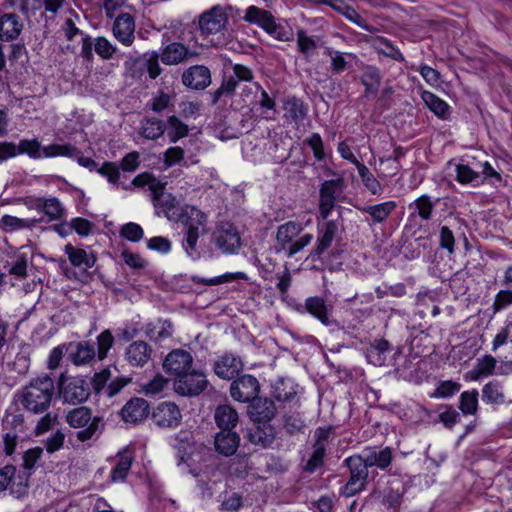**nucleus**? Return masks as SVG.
<instances>
[{
    "label": "nucleus",
    "instance_id": "obj_18",
    "mask_svg": "<svg viewBox=\"0 0 512 512\" xmlns=\"http://www.w3.org/2000/svg\"><path fill=\"white\" fill-rule=\"evenodd\" d=\"M149 412L148 402L143 398L134 397L123 406L120 414L126 423L138 424L147 418Z\"/></svg>",
    "mask_w": 512,
    "mask_h": 512
},
{
    "label": "nucleus",
    "instance_id": "obj_13",
    "mask_svg": "<svg viewBox=\"0 0 512 512\" xmlns=\"http://www.w3.org/2000/svg\"><path fill=\"white\" fill-rule=\"evenodd\" d=\"M391 460L392 452L388 447L380 450H377L374 447H367L360 455L351 457V462L357 463L358 465H365L366 470L368 467L373 466L385 469L390 465Z\"/></svg>",
    "mask_w": 512,
    "mask_h": 512
},
{
    "label": "nucleus",
    "instance_id": "obj_7",
    "mask_svg": "<svg viewBox=\"0 0 512 512\" xmlns=\"http://www.w3.org/2000/svg\"><path fill=\"white\" fill-rule=\"evenodd\" d=\"M131 381V377L120 375L116 366H109L94 374L92 388L96 395L104 393L108 398H112Z\"/></svg>",
    "mask_w": 512,
    "mask_h": 512
},
{
    "label": "nucleus",
    "instance_id": "obj_14",
    "mask_svg": "<svg viewBox=\"0 0 512 512\" xmlns=\"http://www.w3.org/2000/svg\"><path fill=\"white\" fill-rule=\"evenodd\" d=\"M258 392V381L250 375H243L234 380L230 387L232 398L240 402H253L257 398Z\"/></svg>",
    "mask_w": 512,
    "mask_h": 512
},
{
    "label": "nucleus",
    "instance_id": "obj_60",
    "mask_svg": "<svg viewBox=\"0 0 512 512\" xmlns=\"http://www.w3.org/2000/svg\"><path fill=\"white\" fill-rule=\"evenodd\" d=\"M145 70L148 72L151 79H156L162 72L159 65V54L152 52L148 58L144 57Z\"/></svg>",
    "mask_w": 512,
    "mask_h": 512
},
{
    "label": "nucleus",
    "instance_id": "obj_49",
    "mask_svg": "<svg viewBox=\"0 0 512 512\" xmlns=\"http://www.w3.org/2000/svg\"><path fill=\"white\" fill-rule=\"evenodd\" d=\"M461 386L460 384L451 381H441L434 392L430 395L432 398H447L453 396L455 393H457L460 390Z\"/></svg>",
    "mask_w": 512,
    "mask_h": 512
},
{
    "label": "nucleus",
    "instance_id": "obj_3",
    "mask_svg": "<svg viewBox=\"0 0 512 512\" xmlns=\"http://www.w3.org/2000/svg\"><path fill=\"white\" fill-rule=\"evenodd\" d=\"M176 221L185 226V238L183 240V248L192 259L200 257V251L197 242L200 236L199 228L202 227V234L206 232V217L199 209L186 205L180 208Z\"/></svg>",
    "mask_w": 512,
    "mask_h": 512
},
{
    "label": "nucleus",
    "instance_id": "obj_41",
    "mask_svg": "<svg viewBox=\"0 0 512 512\" xmlns=\"http://www.w3.org/2000/svg\"><path fill=\"white\" fill-rule=\"evenodd\" d=\"M114 344V337L110 330H104L97 336V357L100 361L104 360L109 350Z\"/></svg>",
    "mask_w": 512,
    "mask_h": 512
},
{
    "label": "nucleus",
    "instance_id": "obj_64",
    "mask_svg": "<svg viewBox=\"0 0 512 512\" xmlns=\"http://www.w3.org/2000/svg\"><path fill=\"white\" fill-rule=\"evenodd\" d=\"M512 304V290H501L495 297L493 308L494 312L505 309Z\"/></svg>",
    "mask_w": 512,
    "mask_h": 512
},
{
    "label": "nucleus",
    "instance_id": "obj_62",
    "mask_svg": "<svg viewBox=\"0 0 512 512\" xmlns=\"http://www.w3.org/2000/svg\"><path fill=\"white\" fill-rule=\"evenodd\" d=\"M139 158H140L139 152H137V151L129 152L122 158V160L120 161V165H118V166L123 171L133 172L138 168V166L140 164Z\"/></svg>",
    "mask_w": 512,
    "mask_h": 512
},
{
    "label": "nucleus",
    "instance_id": "obj_19",
    "mask_svg": "<svg viewBox=\"0 0 512 512\" xmlns=\"http://www.w3.org/2000/svg\"><path fill=\"white\" fill-rule=\"evenodd\" d=\"M165 186L166 183L161 182V188L151 192L152 202L157 214L163 213L169 220H176L179 212L171 214V211L176 206V198L172 194L165 192Z\"/></svg>",
    "mask_w": 512,
    "mask_h": 512
},
{
    "label": "nucleus",
    "instance_id": "obj_16",
    "mask_svg": "<svg viewBox=\"0 0 512 512\" xmlns=\"http://www.w3.org/2000/svg\"><path fill=\"white\" fill-rule=\"evenodd\" d=\"M341 228L342 222L339 220H330L325 222L322 227L319 226L316 245L311 256L322 255L332 245Z\"/></svg>",
    "mask_w": 512,
    "mask_h": 512
},
{
    "label": "nucleus",
    "instance_id": "obj_28",
    "mask_svg": "<svg viewBox=\"0 0 512 512\" xmlns=\"http://www.w3.org/2000/svg\"><path fill=\"white\" fill-rule=\"evenodd\" d=\"M118 460L113 467L110 478L113 482L124 481L134 461L132 452L124 450L118 453Z\"/></svg>",
    "mask_w": 512,
    "mask_h": 512
},
{
    "label": "nucleus",
    "instance_id": "obj_47",
    "mask_svg": "<svg viewBox=\"0 0 512 512\" xmlns=\"http://www.w3.org/2000/svg\"><path fill=\"white\" fill-rule=\"evenodd\" d=\"M161 182L162 181L157 179L152 173L143 172L135 176L131 184L135 187L147 186L148 189L152 192L161 188Z\"/></svg>",
    "mask_w": 512,
    "mask_h": 512
},
{
    "label": "nucleus",
    "instance_id": "obj_20",
    "mask_svg": "<svg viewBox=\"0 0 512 512\" xmlns=\"http://www.w3.org/2000/svg\"><path fill=\"white\" fill-rule=\"evenodd\" d=\"M151 346L142 340L133 341L125 349V359L133 367H143L151 358Z\"/></svg>",
    "mask_w": 512,
    "mask_h": 512
},
{
    "label": "nucleus",
    "instance_id": "obj_1",
    "mask_svg": "<svg viewBox=\"0 0 512 512\" xmlns=\"http://www.w3.org/2000/svg\"><path fill=\"white\" fill-rule=\"evenodd\" d=\"M164 371L174 378V389L182 396L200 394L208 384L205 374L193 368V357L183 349L169 352L163 361Z\"/></svg>",
    "mask_w": 512,
    "mask_h": 512
},
{
    "label": "nucleus",
    "instance_id": "obj_33",
    "mask_svg": "<svg viewBox=\"0 0 512 512\" xmlns=\"http://www.w3.org/2000/svg\"><path fill=\"white\" fill-rule=\"evenodd\" d=\"M307 311L317 318L322 324L328 326L331 324L330 312L323 299L311 297L306 300Z\"/></svg>",
    "mask_w": 512,
    "mask_h": 512
},
{
    "label": "nucleus",
    "instance_id": "obj_10",
    "mask_svg": "<svg viewBox=\"0 0 512 512\" xmlns=\"http://www.w3.org/2000/svg\"><path fill=\"white\" fill-rule=\"evenodd\" d=\"M188 473L197 478L204 497H212L217 492L216 487L222 483L224 477L220 462L215 467L206 465L199 472L195 469H189Z\"/></svg>",
    "mask_w": 512,
    "mask_h": 512
},
{
    "label": "nucleus",
    "instance_id": "obj_53",
    "mask_svg": "<svg viewBox=\"0 0 512 512\" xmlns=\"http://www.w3.org/2000/svg\"><path fill=\"white\" fill-rule=\"evenodd\" d=\"M143 235L142 227L133 222L123 225L120 230V236L131 242H139L143 238Z\"/></svg>",
    "mask_w": 512,
    "mask_h": 512
},
{
    "label": "nucleus",
    "instance_id": "obj_57",
    "mask_svg": "<svg viewBox=\"0 0 512 512\" xmlns=\"http://www.w3.org/2000/svg\"><path fill=\"white\" fill-rule=\"evenodd\" d=\"M305 142L312 149L314 157L321 161L325 158V152L323 147V141L318 133H312L307 137Z\"/></svg>",
    "mask_w": 512,
    "mask_h": 512
},
{
    "label": "nucleus",
    "instance_id": "obj_52",
    "mask_svg": "<svg viewBox=\"0 0 512 512\" xmlns=\"http://www.w3.org/2000/svg\"><path fill=\"white\" fill-rule=\"evenodd\" d=\"M284 110L286 116L294 121L301 120L305 115L303 103L295 98L285 102Z\"/></svg>",
    "mask_w": 512,
    "mask_h": 512
},
{
    "label": "nucleus",
    "instance_id": "obj_2",
    "mask_svg": "<svg viewBox=\"0 0 512 512\" xmlns=\"http://www.w3.org/2000/svg\"><path fill=\"white\" fill-rule=\"evenodd\" d=\"M55 392L53 379L48 374H42L30 380L19 394L23 408L33 414L46 412L52 402Z\"/></svg>",
    "mask_w": 512,
    "mask_h": 512
},
{
    "label": "nucleus",
    "instance_id": "obj_55",
    "mask_svg": "<svg viewBox=\"0 0 512 512\" xmlns=\"http://www.w3.org/2000/svg\"><path fill=\"white\" fill-rule=\"evenodd\" d=\"M97 172L106 177L111 184H118L120 172L116 162L105 161L102 166L97 169Z\"/></svg>",
    "mask_w": 512,
    "mask_h": 512
},
{
    "label": "nucleus",
    "instance_id": "obj_11",
    "mask_svg": "<svg viewBox=\"0 0 512 512\" xmlns=\"http://www.w3.org/2000/svg\"><path fill=\"white\" fill-rule=\"evenodd\" d=\"M198 29L201 36L209 37L224 29V6L215 5L198 16Z\"/></svg>",
    "mask_w": 512,
    "mask_h": 512
},
{
    "label": "nucleus",
    "instance_id": "obj_30",
    "mask_svg": "<svg viewBox=\"0 0 512 512\" xmlns=\"http://www.w3.org/2000/svg\"><path fill=\"white\" fill-rule=\"evenodd\" d=\"M64 251L73 266L91 268L96 263V257L93 254L88 255L84 249L75 248L70 243L65 246Z\"/></svg>",
    "mask_w": 512,
    "mask_h": 512
},
{
    "label": "nucleus",
    "instance_id": "obj_42",
    "mask_svg": "<svg viewBox=\"0 0 512 512\" xmlns=\"http://www.w3.org/2000/svg\"><path fill=\"white\" fill-rule=\"evenodd\" d=\"M94 50L103 60H110L116 54L117 47L114 46L107 38L101 36L95 39Z\"/></svg>",
    "mask_w": 512,
    "mask_h": 512
},
{
    "label": "nucleus",
    "instance_id": "obj_50",
    "mask_svg": "<svg viewBox=\"0 0 512 512\" xmlns=\"http://www.w3.org/2000/svg\"><path fill=\"white\" fill-rule=\"evenodd\" d=\"M2 424L5 429H8L9 432H23L24 426V416L23 414H13L8 410L5 412V415L2 419Z\"/></svg>",
    "mask_w": 512,
    "mask_h": 512
},
{
    "label": "nucleus",
    "instance_id": "obj_15",
    "mask_svg": "<svg viewBox=\"0 0 512 512\" xmlns=\"http://www.w3.org/2000/svg\"><path fill=\"white\" fill-rule=\"evenodd\" d=\"M113 36L126 47H130L135 40V19L130 13H120L116 16L112 28Z\"/></svg>",
    "mask_w": 512,
    "mask_h": 512
},
{
    "label": "nucleus",
    "instance_id": "obj_31",
    "mask_svg": "<svg viewBox=\"0 0 512 512\" xmlns=\"http://www.w3.org/2000/svg\"><path fill=\"white\" fill-rule=\"evenodd\" d=\"M434 207L435 202L426 194L421 195L409 205V209L412 211L411 214L425 221L431 219Z\"/></svg>",
    "mask_w": 512,
    "mask_h": 512
},
{
    "label": "nucleus",
    "instance_id": "obj_26",
    "mask_svg": "<svg viewBox=\"0 0 512 512\" xmlns=\"http://www.w3.org/2000/svg\"><path fill=\"white\" fill-rule=\"evenodd\" d=\"M181 43L168 44L161 53V61L166 65H176L195 56Z\"/></svg>",
    "mask_w": 512,
    "mask_h": 512
},
{
    "label": "nucleus",
    "instance_id": "obj_12",
    "mask_svg": "<svg viewBox=\"0 0 512 512\" xmlns=\"http://www.w3.org/2000/svg\"><path fill=\"white\" fill-rule=\"evenodd\" d=\"M153 423L160 428H175L182 419L178 406L173 402H161L151 412Z\"/></svg>",
    "mask_w": 512,
    "mask_h": 512
},
{
    "label": "nucleus",
    "instance_id": "obj_25",
    "mask_svg": "<svg viewBox=\"0 0 512 512\" xmlns=\"http://www.w3.org/2000/svg\"><path fill=\"white\" fill-rule=\"evenodd\" d=\"M249 415L255 422L270 421L275 415V406L269 399L256 398L249 406Z\"/></svg>",
    "mask_w": 512,
    "mask_h": 512
},
{
    "label": "nucleus",
    "instance_id": "obj_43",
    "mask_svg": "<svg viewBox=\"0 0 512 512\" xmlns=\"http://www.w3.org/2000/svg\"><path fill=\"white\" fill-rule=\"evenodd\" d=\"M512 344V320L505 321L504 326L498 331L492 341V351H497L505 344Z\"/></svg>",
    "mask_w": 512,
    "mask_h": 512
},
{
    "label": "nucleus",
    "instance_id": "obj_29",
    "mask_svg": "<svg viewBox=\"0 0 512 512\" xmlns=\"http://www.w3.org/2000/svg\"><path fill=\"white\" fill-rule=\"evenodd\" d=\"M496 359L491 355H485L477 359L474 368L469 371L466 378L471 381H478L482 377L491 375L496 367Z\"/></svg>",
    "mask_w": 512,
    "mask_h": 512
},
{
    "label": "nucleus",
    "instance_id": "obj_8",
    "mask_svg": "<svg viewBox=\"0 0 512 512\" xmlns=\"http://www.w3.org/2000/svg\"><path fill=\"white\" fill-rule=\"evenodd\" d=\"M66 421L71 427L80 429L76 433V438L81 442L92 439L102 422L101 418L92 417L91 409L85 406L69 411L66 415Z\"/></svg>",
    "mask_w": 512,
    "mask_h": 512
},
{
    "label": "nucleus",
    "instance_id": "obj_23",
    "mask_svg": "<svg viewBox=\"0 0 512 512\" xmlns=\"http://www.w3.org/2000/svg\"><path fill=\"white\" fill-rule=\"evenodd\" d=\"M174 443L172 444L173 448L177 450L178 455V465L185 463L187 461V457H189L190 453L195 444L193 432L189 430H181L177 434H175Z\"/></svg>",
    "mask_w": 512,
    "mask_h": 512
},
{
    "label": "nucleus",
    "instance_id": "obj_22",
    "mask_svg": "<svg viewBox=\"0 0 512 512\" xmlns=\"http://www.w3.org/2000/svg\"><path fill=\"white\" fill-rule=\"evenodd\" d=\"M23 28L20 18L15 13H5L0 17V41H13Z\"/></svg>",
    "mask_w": 512,
    "mask_h": 512
},
{
    "label": "nucleus",
    "instance_id": "obj_58",
    "mask_svg": "<svg viewBox=\"0 0 512 512\" xmlns=\"http://www.w3.org/2000/svg\"><path fill=\"white\" fill-rule=\"evenodd\" d=\"M325 444H315L314 451L306 464V470L313 472L323 463Z\"/></svg>",
    "mask_w": 512,
    "mask_h": 512
},
{
    "label": "nucleus",
    "instance_id": "obj_21",
    "mask_svg": "<svg viewBox=\"0 0 512 512\" xmlns=\"http://www.w3.org/2000/svg\"><path fill=\"white\" fill-rule=\"evenodd\" d=\"M182 82L185 86L191 89L202 90L211 82L210 71L205 66H192L184 71L182 75Z\"/></svg>",
    "mask_w": 512,
    "mask_h": 512
},
{
    "label": "nucleus",
    "instance_id": "obj_6",
    "mask_svg": "<svg viewBox=\"0 0 512 512\" xmlns=\"http://www.w3.org/2000/svg\"><path fill=\"white\" fill-rule=\"evenodd\" d=\"M244 20L257 24L279 41H289L293 38V31L286 22H276L270 12L256 6L252 5L247 8Z\"/></svg>",
    "mask_w": 512,
    "mask_h": 512
},
{
    "label": "nucleus",
    "instance_id": "obj_61",
    "mask_svg": "<svg viewBox=\"0 0 512 512\" xmlns=\"http://www.w3.org/2000/svg\"><path fill=\"white\" fill-rule=\"evenodd\" d=\"M27 265L28 261L26 255L21 254L9 268V274L14 275L19 279H24L27 276Z\"/></svg>",
    "mask_w": 512,
    "mask_h": 512
},
{
    "label": "nucleus",
    "instance_id": "obj_46",
    "mask_svg": "<svg viewBox=\"0 0 512 512\" xmlns=\"http://www.w3.org/2000/svg\"><path fill=\"white\" fill-rule=\"evenodd\" d=\"M456 176L457 180L462 184L478 183L480 179L479 172L463 163L456 165Z\"/></svg>",
    "mask_w": 512,
    "mask_h": 512
},
{
    "label": "nucleus",
    "instance_id": "obj_5",
    "mask_svg": "<svg viewBox=\"0 0 512 512\" xmlns=\"http://www.w3.org/2000/svg\"><path fill=\"white\" fill-rule=\"evenodd\" d=\"M309 224L310 220L306 222L288 221L278 227L276 239L288 257H292L303 250L313 240V235L309 233L294 240Z\"/></svg>",
    "mask_w": 512,
    "mask_h": 512
},
{
    "label": "nucleus",
    "instance_id": "obj_37",
    "mask_svg": "<svg viewBox=\"0 0 512 512\" xmlns=\"http://www.w3.org/2000/svg\"><path fill=\"white\" fill-rule=\"evenodd\" d=\"M356 168L364 186L372 194L380 195L382 193V186L369 169L363 163L358 164Z\"/></svg>",
    "mask_w": 512,
    "mask_h": 512
},
{
    "label": "nucleus",
    "instance_id": "obj_40",
    "mask_svg": "<svg viewBox=\"0 0 512 512\" xmlns=\"http://www.w3.org/2000/svg\"><path fill=\"white\" fill-rule=\"evenodd\" d=\"M125 75L132 79H141L145 72L144 57H129L124 62Z\"/></svg>",
    "mask_w": 512,
    "mask_h": 512
},
{
    "label": "nucleus",
    "instance_id": "obj_54",
    "mask_svg": "<svg viewBox=\"0 0 512 512\" xmlns=\"http://www.w3.org/2000/svg\"><path fill=\"white\" fill-rule=\"evenodd\" d=\"M43 453V449L41 447H34L28 449L23 453V472H28L31 474V470L35 467V464L41 458Z\"/></svg>",
    "mask_w": 512,
    "mask_h": 512
},
{
    "label": "nucleus",
    "instance_id": "obj_17",
    "mask_svg": "<svg viewBox=\"0 0 512 512\" xmlns=\"http://www.w3.org/2000/svg\"><path fill=\"white\" fill-rule=\"evenodd\" d=\"M346 462L350 468L351 475L348 482L342 488L341 493L345 497H352L364 488L368 470H366L365 465H358L357 463L351 462V457L347 458Z\"/></svg>",
    "mask_w": 512,
    "mask_h": 512
},
{
    "label": "nucleus",
    "instance_id": "obj_36",
    "mask_svg": "<svg viewBox=\"0 0 512 512\" xmlns=\"http://www.w3.org/2000/svg\"><path fill=\"white\" fill-rule=\"evenodd\" d=\"M168 128H166L170 142L176 143L179 139L188 135V126L178 117L170 116L167 120Z\"/></svg>",
    "mask_w": 512,
    "mask_h": 512
},
{
    "label": "nucleus",
    "instance_id": "obj_51",
    "mask_svg": "<svg viewBox=\"0 0 512 512\" xmlns=\"http://www.w3.org/2000/svg\"><path fill=\"white\" fill-rule=\"evenodd\" d=\"M344 187V180L342 178L324 181L320 188V195L336 197L342 192Z\"/></svg>",
    "mask_w": 512,
    "mask_h": 512
},
{
    "label": "nucleus",
    "instance_id": "obj_48",
    "mask_svg": "<svg viewBox=\"0 0 512 512\" xmlns=\"http://www.w3.org/2000/svg\"><path fill=\"white\" fill-rule=\"evenodd\" d=\"M297 45L299 51L309 58L317 48L316 41L313 37L308 36L305 31L299 30L297 32Z\"/></svg>",
    "mask_w": 512,
    "mask_h": 512
},
{
    "label": "nucleus",
    "instance_id": "obj_63",
    "mask_svg": "<svg viewBox=\"0 0 512 512\" xmlns=\"http://www.w3.org/2000/svg\"><path fill=\"white\" fill-rule=\"evenodd\" d=\"M123 261L134 269H143L147 266V261L144 260L138 253H132L128 250H123L121 253Z\"/></svg>",
    "mask_w": 512,
    "mask_h": 512
},
{
    "label": "nucleus",
    "instance_id": "obj_35",
    "mask_svg": "<svg viewBox=\"0 0 512 512\" xmlns=\"http://www.w3.org/2000/svg\"><path fill=\"white\" fill-rule=\"evenodd\" d=\"M395 207V202L387 201L380 204L363 207L361 210L369 214L375 222L381 223L388 218Z\"/></svg>",
    "mask_w": 512,
    "mask_h": 512
},
{
    "label": "nucleus",
    "instance_id": "obj_24",
    "mask_svg": "<svg viewBox=\"0 0 512 512\" xmlns=\"http://www.w3.org/2000/svg\"><path fill=\"white\" fill-rule=\"evenodd\" d=\"M70 347L74 346V351L69 353V360L77 366L91 362L96 356L94 344L89 341H80L77 343H70Z\"/></svg>",
    "mask_w": 512,
    "mask_h": 512
},
{
    "label": "nucleus",
    "instance_id": "obj_4",
    "mask_svg": "<svg viewBox=\"0 0 512 512\" xmlns=\"http://www.w3.org/2000/svg\"><path fill=\"white\" fill-rule=\"evenodd\" d=\"M92 380L83 376L61 374L57 381V396L64 404L79 405L86 402L91 395Z\"/></svg>",
    "mask_w": 512,
    "mask_h": 512
},
{
    "label": "nucleus",
    "instance_id": "obj_39",
    "mask_svg": "<svg viewBox=\"0 0 512 512\" xmlns=\"http://www.w3.org/2000/svg\"><path fill=\"white\" fill-rule=\"evenodd\" d=\"M479 393L476 389L464 391L460 395L459 408L464 414L474 415L478 409Z\"/></svg>",
    "mask_w": 512,
    "mask_h": 512
},
{
    "label": "nucleus",
    "instance_id": "obj_38",
    "mask_svg": "<svg viewBox=\"0 0 512 512\" xmlns=\"http://www.w3.org/2000/svg\"><path fill=\"white\" fill-rule=\"evenodd\" d=\"M215 421L220 431L213 439L214 450L220 455H224V405H219L215 411Z\"/></svg>",
    "mask_w": 512,
    "mask_h": 512
},
{
    "label": "nucleus",
    "instance_id": "obj_34",
    "mask_svg": "<svg viewBox=\"0 0 512 512\" xmlns=\"http://www.w3.org/2000/svg\"><path fill=\"white\" fill-rule=\"evenodd\" d=\"M482 400L487 404H505L506 399L502 385L496 381H491L484 385L482 389Z\"/></svg>",
    "mask_w": 512,
    "mask_h": 512
},
{
    "label": "nucleus",
    "instance_id": "obj_44",
    "mask_svg": "<svg viewBox=\"0 0 512 512\" xmlns=\"http://www.w3.org/2000/svg\"><path fill=\"white\" fill-rule=\"evenodd\" d=\"M42 212L49 218L50 221L59 220L64 213V208L60 201L55 198L45 199L43 202Z\"/></svg>",
    "mask_w": 512,
    "mask_h": 512
},
{
    "label": "nucleus",
    "instance_id": "obj_9",
    "mask_svg": "<svg viewBox=\"0 0 512 512\" xmlns=\"http://www.w3.org/2000/svg\"><path fill=\"white\" fill-rule=\"evenodd\" d=\"M16 471V467L10 464L0 468V493L9 490L11 495L19 499L28 493L30 473L16 474Z\"/></svg>",
    "mask_w": 512,
    "mask_h": 512
},
{
    "label": "nucleus",
    "instance_id": "obj_32",
    "mask_svg": "<svg viewBox=\"0 0 512 512\" xmlns=\"http://www.w3.org/2000/svg\"><path fill=\"white\" fill-rule=\"evenodd\" d=\"M421 99L426 107L440 118H446L449 113V105L430 91H422Z\"/></svg>",
    "mask_w": 512,
    "mask_h": 512
},
{
    "label": "nucleus",
    "instance_id": "obj_45",
    "mask_svg": "<svg viewBox=\"0 0 512 512\" xmlns=\"http://www.w3.org/2000/svg\"><path fill=\"white\" fill-rule=\"evenodd\" d=\"M17 149H19V154H27L30 158L39 159L42 157L41 154V144L37 139H23L20 140L17 145Z\"/></svg>",
    "mask_w": 512,
    "mask_h": 512
},
{
    "label": "nucleus",
    "instance_id": "obj_59",
    "mask_svg": "<svg viewBox=\"0 0 512 512\" xmlns=\"http://www.w3.org/2000/svg\"><path fill=\"white\" fill-rule=\"evenodd\" d=\"M418 71L428 85L432 87L440 86L441 78L440 73L437 70L428 65H422Z\"/></svg>",
    "mask_w": 512,
    "mask_h": 512
},
{
    "label": "nucleus",
    "instance_id": "obj_27",
    "mask_svg": "<svg viewBox=\"0 0 512 512\" xmlns=\"http://www.w3.org/2000/svg\"><path fill=\"white\" fill-rule=\"evenodd\" d=\"M166 123L156 117H144L141 120L140 135L148 140H157L166 131Z\"/></svg>",
    "mask_w": 512,
    "mask_h": 512
},
{
    "label": "nucleus",
    "instance_id": "obj_56",
    "mask_svg": "<svg viewBox=\"0 0 512 512\" xmlns=\"http://www.w3.org/2000/svg\"><path fill=\"white\" fill-rule=\"evenodd\" d=\"M0 221L6 231H15L31 226L28 220L21 219L11 215H3Z\"/></svg>",
    "mask_w": 512,
    "mask_h": 512
}]
</instances>
